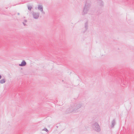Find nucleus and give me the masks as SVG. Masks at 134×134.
I'll list each match as a JSON object with an SVG mask.
<instances>
[{
	"instance_id": "7ed1b4c3",
	"label": "nucleus",
	"mask_w": 134,
	"mask_h": 134,
	"mask_svg": "<svg viewBox=\"0 0 134 134\" xmlns=\"http://www.w3.org/2000/svg\"><path fill=\"white\" fill-rule=\"evenodd\" d=\"M92 127L96 131L99 132L100 131V129L99 124L97 123H95L92 125Z\"/></svg>"
},
{
	"instance_id": "f03ea898",
	"label": "nucleus",
	"mask_w": 134,
	"mask_h": 134,
	"mask_svg": "<svg viewBox=\"0 0 134 134\" xmlns=\"http://www.w3.org/2000/svg\"><path fill=\"white\" fill-rule=\"evenodd\" d=\"M91 6V4L90 3H88L87 2H86L82 12V15H85L87 13Z\"/></svg>"
},
{
	"instance_id": "1a4fd4ad",
	"label": "nucleus",
	"mask_w": 134,
	"mask_h": 134,
	"mask_svg": "<svg viewBox=\"0 0 134 134\" xmlns=\"http://www.w3.org/2000/svg\"><path fill=\"white\" fill-rule=\"evenodd\" d=\"M85 27L86 29V30H87V29L88 27V21H87L85 23Z\"/></svg>"
},
{
	"instance_id": "423d86ee",
	"label": "nucleus",
	"mask_w": 134,
	"mask_h": 134,
	"mask_svg": "<svg viewBox=\"0 0 134 134\" xmlns=\"http://www.w3.org/2000/svg\"><path fill=\"white\" fill-rule=\"evenodd\" d=\"M115 124L116 122L115 119H114L112 121L111 124L110 126L111 127H113L115 125Z\"/></svg>"
},
{
	"instance_id": "0eeeda50",
	"label": "nucleus",
	"mask_w": 134,
	"mask_h": 134,
	"mask_svg": "<svg viewBox=\"0 0 134 134\" xmlns=\"http://www.w3.org/2000/svg\"><path fill=\"white\" fill-rule=\"evenodd\" d=\"M26 64V63L24 60H23L21 63L19 64V66H25Z\"/></svg>"
},
{
	"instance_id": "6e6552de",
	"label": "nucleus",
	"mask_w": 134,
	"mask_h": 134,
	"mask_svg": "<svg viewBox=\"0 0 134 134\" xmlns=\"http://www.w3.org/2000/svg\"><path fill=\"white\" fill-rule=\"evenodd\" d=\"M97 1L98 3L100 5L102 6L103 5V2L102 0H98Z\"/></svg>"
},
{
	"instance_id": "39448f33",
	"label": "nucleus",
	"mask_w": 134,
	"mask_h": 134,
	"mask_svg": "<svg viewBox=\"0 0 134 134\" xmlns=\"http://www.w3.org/2000/svg\"><path fill=\"white\" fill-rule=\"evenodd\" d=\"M38 9L40 10L41 12H42L44 14H45V13L43 10V8L42 6L40 5H39L38 7Z\"/></svg>"
},
{
	"instance_id": "dca6fc26",
	"label": "nucleus",
	"mask_w": 134,
	"mask_h": 134,
	"mask_svg": "<svg viewBox=\"0 0 134 134\" xmlns=\"http://www.w3.org/2000/svg\"><path fill=\"white\" fill-rule=\"evenodd\" d=\"M18 15H20V13H18Z\"/></svg>"
},
{
	"instance_id": "2eb2a0df",
	"label": "nucleus",
	"mask_w": 134,
	"mask_h": 134,
	"mask_svg": "<svg viewBox=\"0 0 134 134\" xmlns=\"http://www.w3.org/2000/svg\"><path fill=\"white\" fill-rule=\"evenodd\" d=\"M2 76L1 75H0V79L1 78Z\"/></svg>"
},
{
	"instance_id": "4468645a",
	"label": "nucleus",
	"mask_w": 134,
	"mask_h": 134,
	"mask_svg": "<svg viewBox=\"0 0 134 134\" xmlns=\"http://www.w3.org/2000/svg\"><path fill=\"white\" fill-rule=\"evenodd\" d=\"M24 22H26L27 21L26 20H24Z\"/></svg>"
},
{
	"instance_id": "9b49d317",
	"label": "nucleus",
	"mask_w": 134,
	"mask_h": 134,
	"mask_svg": "<svg viewBox=\"0 0 134 134\" xmlns=\"http://www.w3.org/2000/svg\"><path fill=\"white\" fill-rule=\"evenodd\" d=\"M43 130L45 131H46L47 132H49L48 130L46 128H44L43 129Z\"/></svg>"
},
{
	"instance_id": "20e7f679",
	"label": "nucleus",
	"mask_w": 134,
	"mask_h": 134,
	"mask_svg": "<svg viewBox=\"0 0 134 134\" xmlns=\"http://www.w3.org/2000/svg\"><path fill=\"white\" fill-rule=\"evenodd\" d=\"M32 14L34 18L37 19L38 18L39 16V13L33 12L32 13Z\"/></svg>"
},
{
	"instance_id": "9d476101",
	"label": "nucleus",
	"mask_w": 134,
	"mask_h": 134,
	"mask_svg": "<svg viewBox=\"0 0 134 134\" xmlns=\"http://www.w3.org/2000/svg\"><path fill=\"white\" fill-rule=\"evenodd\" d=\"M5 81H5V79H3L1 80L0 81V82L1 83L3 84V83H4L5 82Z\"/></svg>"
},
{
	"instance_id": "f257e3e1",
	"label": "nucleus",
	"mask_w": 134,
	"mask_h": 134,
	"mask_svg": "<svg viewBox=\"0 0 134 134\" xmlns=\"http://www.w3.org/2000/svg\"><path fill=\"white\" fill-rule=\"evenodd\" d=\"M82 105L80 104H75L72 103L71 104V107L66 110L68 113H71L74 111L76 112L81 107Z\"/></svg>"
},
{
	"instance_id": "ddd939ff",
	"label": "nucleus",
	"mask_w": 134,
	"mask_h": 134,
	"mask_svg": "<svg viewBox=\"0 0 134 134\" xmlns=\"http://www.w3.org/2000/svg\"><path fill=\"white\" fill-rule=\"evenodd\" d=\"M23 24L24 25V26H25V25H26L25 24V23H24V22H23Z\"/></svg>"
},
{
	"instance_id": "f8f14e48",
	"label": "nucleus",
	"mask_w": 134,
	"mask_h": 134,
	"mask_svg": "<svg viewBox=\"0 0 134 134\" xmlns=\"http://www.w3.org/2000/svg\"><path fill=\"white\" fill-rule=\"evenodd\" d=\"M28 9L30 10L32 8V7L31 6L29 7V6H28Z\"/></svg>"
}]
</instances>
